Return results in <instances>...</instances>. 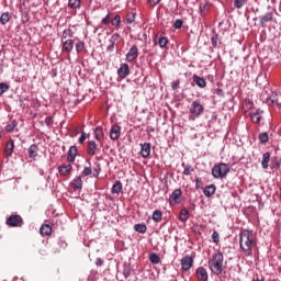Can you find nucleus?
Listing matches in <instances>:
<instances>
[{
    "mask_svg": "<svg viewBox=\"0 0 281 281\" xmlns=\"http://www.w3.org/2000/svg\"><path fill=\"white\" fill-rule=\"evenodd\" d=\"M257 241L254 236V231L244 229L239 234V247L244 254V256H254V247H256Z\"/></svg>",
    "mask_w": 281,
    "mask_h": 281,
    "instance_id": "f257e3e1",
    "label": "nucleus"
},
{
    "mask_svg": "<svg viewBox=\"0 0 281 281\" xmlns=\"http://www.w3.org/2000/svg\"><path fill=\"white\" fill-rule=\"evenodd\" d=\"M224 261L225 258L223 257V252L221 250H217L212 255L211 259H209V268L214 276H221V273H223L225 270V266H223Z\"/></svg>",
    "mask_w": 281,
    "mask_h": 281,
    "instance_id": "f03ea898",
    "label": "nucleus"
},
{
    "mask_svg": "<svg viewBox=\"0 0 281 281\" xmlns=\"http://www.w3.org/2000/svg\"><path fill=\"white\" fill-rule=\"evenodd\" d=\"M228 172L229 165L225 162L217 164L212 168V176L214 177V179H224V177H227Z\"/></svg>",
    "mask_w": 281,
    "mask_h": 281,
    "instance_id": "7ed1b4c3",
    "label": "nucleus"
},
{
    "mask_svg": "<svg viewBox=\"0 0 281 281\" xmlns=\"http://www.w3.org/2000/svg\"><path fill=\"white\" fill-rule=\"evenodd\" d=\"M5 224L9 227H23V217L21 215H11L7 218Z\"/></svg>",
    "mask_w": 281,
    "mask_h": 281,
    "instance_id": "20e7f679",
    "label": "nucleus"
},
{
    "mask_svg": "<svg viewBox=\"0 0 281 281\" xmlns=\"http://www.w3.org/2000/svg\"><path fill=\"white\" fill-rule=\"evenodd\" d=\"M203 111H205V108L203 106V104H201L200 100H195L192 102L190 108L191 115L199 117V115H202Z\"/></svg>",
    "mask_w": 281,
    "mask_h": 281,
    "instance_id": "39448f33",
    "label": "nucleus"
},
{
    "mask_svg": "<svg viewBox=\"0 0 281 281\" xmlns=\"http://www.w3.org/2000/svg\"><path fill=\"white\" fill-rule=\"evenodd\" d=\"M139 56V48H137V45H134L130 48L128 53L126 54L125 60L127 63H133L134 60H137Z\"/></svg>",
    "mask_w": 281,
    "mask_h": 281,
    "instance_id": "423d86ee",
    "label": "nucleus"
},
{
    "mask_svg": "<svg viewBox=\"0 0 281 281\" xmlns=\"http://www.w3.org/2000/svg\"><path fill=\"white\" fill-rule=\"evenodd\" d=\"M192 265H194V259L191 256H184L181 259L182 271H190V269H192Z\"/></svg>",
    "mask_w": 281,
    "mask_h": 281,
    "instance_id": "0eeeda50",
    "label": "nucleus"
},
{
    "mask_svg": "<svg viewBox=\"0 0 281 281\" xmlns=\"http://www.w3.org/2000/svg\"><path fill=\"white\" fill-rule=\"evenodd\" d=\"M181 194H183L181 189L173 190V192L171 193V195L169 198V204L177 205V204L181 203V201H179V199H181Z\"/></svg>",
    "mask_w": 281,
    "mask_h": 281,
    "instance_id": "6e6552de",
    "label": "nucleus"
},
{
    "mask_svg": "<svg viewBox=\"0 0 281 281\" xmlns=\"http://www.w3.org/2000/svg\"><path fill=\"white\" fill-rule=\"evenodd\" d=\"M130 75H131V68L128 67V64H123L117 69V76L119 78H122V80H124V78H126Z\"/></svg>",
    "mask_w": 281,
    "mask_h": 281,
    "instance_id": "1a4fd4ad",
    "label": "nucleus"
},
{
    "mask_svg": "<svg viewBox=\"0 0 281 281\" xmlns=\"http://www.w3.org/2000/svg\"><path fill=\"white\" fill-rule=\"evenodd\" d=\"M121 133H122V127L120 125H113L110 130V138L113 140L120 139Z\"/></svg>",
    "mask_w": 281,
    "mask_h": 281,
    "instance_id": "9d476101",
    "label": "nucleus"
},
{
    "mask_svg": "<svg viewBox=\"0 0 281 281\" xmlns=\"http://www.w3.org/2000/svg\"><path fill=\"white\" fill-rule=\"evenodd\" d=\"M273 21V12H268L260 18V26L267 27V23H272Z\"/></svg>",
    "mask_w": 281,
    "mask_h": 281,
    "instance_id": "9b49d317",
    "label": "nucleus"
},
{
    "mask_svg": "<svg viewBox=\"0 0 281 281\" xmlns=\"http://www.w3.org/2000/svg\"><path fill=\"white\" fill-rule=\"evenodd\" d=\"M76 155H78V147L72 145L68 150L67 161L74 164V161H76Z\"/></svg>",
    "mask_w": 281,
    "mask_h": 281,
    "instance_id": "f8f14e48",
    "label": "nucleus"
},
{
    "mask_svg": "<svg viewBox=\"0 0 281 281\" xmlns=\"http://www.w3.org/2000/svg\"><path fill=\"white\" fill-rule=\"evenodd\" d=\"M71 170H74L71 165H63L58 168V172L61 177H68V175H71Z\"/></svg>",
    "mask_w": 281,
    "mask_h": 281,
    "instance_id": "ddd939ff",
    "label": "nucleus"
},
{
    "mask_svg": "<svg viewBox=\"0 0 281 281\" xmlns=\"http://www.w3.org/2000/svg\"><path fill=\"white\" fill-rule=\"evenodd\" d=\"M192 80L196 85V87H200V89H205V87H207V82L203 77L193 75Z\"/></svg>",
    "mask_w": 281,
    "mask_h": 281,
    "instance_id": "4468645a",
    "label": "nucleus"
},
{
    "mask_svg": "<svg viewBox=\"0 0 281 281\" xmlns=\"http://www.w3.org/2000/svg\"><path fill=\"white\" fill-rule=\"evenodd\" d=\"M97 150H98V144H95V140L88 142L87 154L90 155V157H93L95 156Z\"/></svg>",
    "mask_w": 281,
    "mask_h": 281,
    "instance_id": "2eb2a0df",
    "label": "nucleus"
},
{
    "mask_svg": "<svg viewBox=\"0 0 281 281\" xmlns=\"http://www.w3.org/2000/svg\"><path fill=\"white\" fill-rule=\"evenodd\" d=\"M250 120L254 122V124H260L262 120V110L258 109L255 113H251Z\"/></svg>",
    "mask_w": 281,
    "mask_h": 281,
    "instance_id": "dca6fc26",
    "label": "nucleus"
},
{
    "mask_svg": "<svg viewBox=\"0 0 281 281\" xmlns=\"http://www.w3.org/2000/svg\"><path fill=\"white\" fill-rule=\"evenodd\" d=\"M71 49H74V40H67L63 43L61 52H64V54H69Z\"/></svg>",
    "mask_w": 281,
    "mask_h": 281,
    "instance_id": "f3484780",
    "label": "nucleus"
},
{
    "mask_svg": "<svg viewBox=\"0 0 281 281\" xmlns=\"http://www.w3.org/2000/svg\"><path fill=\"white\" fill-rule=\"evenodd\" d=\"M140 155L144 159L150 157V143H144L140 147Z\"/></svg>",
    "mask_w": 281,
    "mask_h": 281,
    "instance_id": "a211bd4d",
    "label": "nucleus"
},
{
    "mask_svg": "<svg viewBox=\"0 0 281 281\" xmlns=\"http://www.w3.org/2000/svg\"><path fill=\"white\" fill-rule=\"evenodd\" d=\"M196 278L201 281H207V270L205 268L200 267L196 269Z\"/></svg>",
    "mask_w": 281,
    "mask_h": 281,
    "instance_id": "6ab92c4d",
    "label": "nucleus"
},
{
    "mask_svg": "<svg viewBox=\"0 0 281 281\" xmlns=\"http://www.w3.org/2000/svg\"><path fill=\"white\" fill-rule=\"evenodd\" d=\"M12 153H14V140L10 139L7 143V147L4 149V155H5V157H12Z\"/></svg>",
    "mask_w": 281,
    "mask_h": 281,
    "instance_id": "aec40b11",
    "label": "nucleus"
},
{
    "mask_svg": "<svg viewBox=\"0 0 281 281\" xmlns=\"http://www.w3.org/2000/svg\"><path fill=\"white\" fill-rule=\"evenodd\" d=\"M120 33H115L110 38V45L106 47V52H113L115 49V42L119 41Z\"/></svg>",
    "mask_w": 281,
    "mask_h": 281,
    "instance_id": "412c9836",
    "label": "nucleus"
},
{
    "mask_svg": "<svg viewBox=\"0 0 281 281\" xmlns=\"http://www.w3.org/2000/svg\"><path fill=\"white\" fill-rule=\"evenodd\" d=\"M270 161H271V153L267 151L262 155L261 167L263 168V170H267V168H269Z\"/></svg>",
    "mask_w": 281,
    "mask_h": 281,
    "instance_id": "4be33fe9",
    "label": "nucleus"
},
{
    "mask_svg": "<svg viewBox=\"0 0 281 281\" xmlns=\"http://www.w3.org/2000/svg\"><path fill=\"white\" fill-rule=\"evenodd\" d=\"M214 192H216V186H214V184L206 186L203 189V194H204V196H207V199H210V196H212L214 194Z\"/></svg>",
    "mask_w": 281,
    "mask_h": 281,
    "instance_id": "5701e85b",
    "label": "nucleus"
},
{
    "mask_svg": "<svg viewBox=\"0 0 281 281\" xmlns=\"http://www.w3.org/2000/svg\"><path fill=\"white\" fill-rule=\"evenodd\" d=\"M40 234L42 236H52V226L49 224H43L40 228Z\"/></svg>",
    "mask_w": 281,
    "mask_h": 281,
    "instance_id": "b1692460",
    "label": "nucleus"
},
{
    "mask_svg": "<svg viewBox=\"0 0 281 281\" xmlns=\"http://www.w3.org/2000/svg\"><path fill=\"white\" fill-rule=\"evenodd\" d=\"M71 187L74 190H82V177L78 176L76 179H74Z\"/></svg>",
    "mask_w": 281,
    "mask_h": 281,
    "instance_id": "393cba45",
    "label": "nucleus"
},
{
    "mask_svg": "<svg viewBox=\"0 0 281 281\" xmlns=\"http://www.w3.org/2000/svg\"><path fill=\"white\" fill-rule=\"evenodd\" d=\"M38 145L33 144L29 147V157L31 159H34V157H36L38 154Z\"/></svg>",
    "mask_w": 281,
    "mask_h": 281,
    "instance_id": "a878e982",
    "label": "nucleus"
},
{
    "mask_svg": "<svg viewBox=\"0 0 281 281\" xmlns=\"http://www.w3.org/2000/svg\"><path fill=\"white\" fill-rule=\"evenodd\" d=\"M149 261L151 262V265H159V262H161V258L159 257V255L151 252L149 254Z\"/></svg>",
    "mask_w": 281,
    "mask_h": 281,
    "instance_id": "bb28decb",
    "label": "nucleus"
},
{
    "mask_svg": "<svg viewBox=\"0 0 281 281\" xmlns=\"http://www.w3.org/2000/svg\"><path fill=\"white\" fill-rule=\"evenodd\" d=\"M94 137L98 142L104 138V132L102 131V127L99 126L94 130Z\"/></svg>",
    "mask_w": 281,
    "mask_h": 281,
    "instance_id": "cd10ccee",
    "label": "nucleus"
},
{
    "mask_svg": "<svg viewBox=\"0 0 281 281\" xmlns=\"http://www.w3.org/2000/svg\"><path fill=\"white\" fill-rule=\"evenodd\" d=\"M10 19H12V15L10 14V12H4L0 16V23L2 25H5V23H9Z\"/></svg>",
    "mask_w": 281,
    "mask_h": 281,
    "instance_id": "c85d7f7f",
    "label": "nucleus"
},
{
    "mask_svg": "<svg viewBox=\"0 0 281 281\" xmlns=\"http://www.w3.org/2000/svg\"><path fill=\"white\" fill-rule=\"evenodd\" d=\"M134 229L135 232H138V234H146L148 227L146 226V224H136L134 225Z\"/></svg>",
    "mask_w": 281,
    "mask_h": 281,
    "instance_id": "c756f323",
    "label": "nucleus"
},
{
    "mask_svg": "<svg viewBox=\"0 0 281 281\" xmlns=\"http://www.w3.org/2000/svg\"><path fill=\"white\" fill-rule=\"evenodd\" d=\"M122 192V182L116 181L112 187V194H120Z\"/></svg>",
    "mask_w": 281,
    "mask_h": 281,
    "instance_id": "7c9ffc66",
    "label": "nucleus"
},
{
    "mask_svg": "<svg viewBox=\"0 0 281 281\" xmlns=\"http://www.w3.org/2000/svg\"><path fill=\"white\" fill-rule=\"evenodd\" d=\"M272 97H273V99H272L271 97H268L267 100H266V103H267L269 106H271V105H273V104H278V99H276V98H278V93H277V92H273V93H272Z\"/></svg>",
    "mask_w": 281,
    "mask_h": 281,
    "instance_id": "2f4dec72",
    "label": "nucleus"
},
{
    "mask_svg": "<svg viewBox=\"0 0 281 281\" xmlns=\"http://www.w3.org/2000/svg\"><path fill=\"white\" fill-rule=\"evenodd\" d=\"M161 216H162L161 211L156 210V211H154L151 218H153V221H155V223H161Z\"/></svg>",
    "mask_w": 281,
    "mask_h": 281,
    "instance_id": "473e14b6",
    "label": "nucleus"
},
{
    "mask_svg": "<svg viewBox=\"0 0 281 281\" xmlns=\"http://www.w3.org/2000/svg\"><path fill=\"white\" fill-rule=\"evenodd\" d=\"M111 25H113L114 27H120V25H122V18L120 16V14H116V15L111 20Z\"/></svg>",
    "mask_w": 281,
    "mask_h": 281,
    "instance_id": "72a5a7b5",
    "label": "nucleus"
},
{
    "mask_svg": "<svg viewBox=\"0 0 281 281\" xmlns=\"http://www.w3.org/2000/svg\"><path fill=\"white\" fill-rule=\"evenodd\" d=\"M258 139L260 142V144H267V142H269V133L267 132H262L259 134Z\"/></svg>",
    "mask_w": 281,
    "mask_h": 281,
    "instance_id": "f704fd0d",
    "label": "nucleus"
},
{
    "mask_svg": "<svg viewBox=\"0 0 281 281\" xmlns=\"http://www.w3.org/2000/svg\"><path fill=\"white\" fill-rule=\"evenodd\" d=\"M94 166L92 177L98 179V177H100V172H102V167L100 166V162H95Z\"/></svg>",
    "mask_w": 281,
    "mask_h": 281,
    "instance_id": "c9c22d12",
    "label": "nucleus"
},
{
    "mask_svg": "<svg viewBox=\"0 0 281 281\" xmlns=\"http://www.w3.org/2000/svg\"><path fill=\"white\" fill-rule=\"evenodd\" d=\"M80 3H82V0H69L68 7H70L72 10H76L80 8Z\"/></svg>",
    "mask_w": 281,
    "mask_h": 281,
    "instance_id": "e433bc0d",
    "label": "nucleus"
},
{
    "mask_svg": "<svg viewBox=\"0 0 281 281\" xmlns=\"http://www.w3.org/2000/svg\"><path fill=\"white\" fill-rule=\"evenodd\" d=\"M207 10H210V3H203V4H200V14L202 16H205V14H207Z\"/></svg>",
    "mask_w": 281,
    "mask_h": 281,
    "instance_id": "4c0bfd02",
    "label": "nucleus"
},
{
    "mask_svg": "<svg viewBox=\"0 0 281 281\" xmlns=\"http://www.w3.org/2000/svg\"><path fill=\"white\" fill-rule=\"evenodd\" d=\"M189 214H190V212L188 211V209H182L180 211V221H182V222L188 221Z\"/></svg>",
    "mask_w": 281,
    "mask_h": 281,
    "instance_id": "58836bf2",
    "label": "nucleus"
},
{
    "mask_svg": "<svg viewBox=\"0 0 281 281\" xmlns=\"http://www.w3.org/2000/svg\"><path fill=\"white\" fill-rule=\"evenodd\" d=\"M135 12H130L126 14V23L131 24V23H135Z\"/></svg>",
    "mask_w": 281,
    "mask_h": 281,
    "instance_id": "ea45409f",
    "label": "nucleus"
},
{
    "mask_svg": "<svg viewBox=\"0 0 281 281\" xmlns=\"http://www.w3.org/2000/svg\"><path fill=\"white\" fill-rule=\"evenodd\" d=\"M63 38H74V31L67 29L63 32Z\"/></svg>",
    "mask_w": 281,
    "mask_h": 281,
    "instance_id": "a19ab883",
    "label": "nucleus"
},
{
    "mask_svg": "<svg viewBox=\"0 0 281 281\" xmlns=\"http://www.w3.org/2000/svg\"><path fill=\"white\" fill-rule=\"evenodd\" d=\"M158 45L161 48L166 47V45H168V37L162 36V37L158 38Z\"/></svg>",
    "mask_w": 281,
    "mask_h": 281,
    "instance_id": "79ce46f5",
    "label": "nucleus"
},
{
    "mask_svg": "<svg viewBox=\"0 0 281 281\" xmlns=\"http://www.w3.org/2000/svg\"><path fill=\"white\" fill-rule=\"evenodd\" d=\"M247 0H235L234 1V7L237 8V10H240L243 5H246Z\"/></svg>",
    "mask_w": 281,
    "mask_h": 281,
    "instance_id": "37998d69",
    "label": "nucleus"
},
{
    "mask_svg": "<svg viewBox=\"0 0 281 281\" xmlns=\"http://www.w3.org/2000/svg\"><path fill=\"white\" fill-rule=\"evenodd\" d=\"M8 89H10V86L5 82H1L0 83V95H3V93H5V91H8Z\"/></svg>",
    "mask_w": 281,
    "mask_h": 281,
    "instance_id": "c03bdc74",
    "label": "nucleus"
},
{
    "mask_svg": "<svg viewBox=\"0 0 281 281\" xmlns=\"http://www.w3.org/2000/svg\"><path fill=\"white\" fill-rule=\"evenodd\" d=\"M173 27L175 30H181V27H183V20L177 19L173 23Z\"/></svg>",
    "mask_w": 281,
    "mask_h": 281,
    "instance_id": "a18cd8bd",
    "label": "nucleus"
},
{
    "mask_svg": "<svg viewBox=\"0 0 281 281\" xmlns=\"http://www.w3.org/2000/svg\"><path fill=\"white\" fill-rule=\"evenodd\" d=\"M212 240L213 243H215V245H218V243H221L220 236H218V232L214 231L212 234Z\"/></svg>",
    "mask_w": 281,
    "mask_h": 281,
    "instance_id": "49530a36",
    "label": "nucleus"
},
{
    "mask_svg": "<svg viewBox=\"0 0 281 281\" xmlns=\"http://www.w3.org/2000/svg\"><path fill=\"white\" fill-rule=\"evenodd\" d=\"M85 49V42H78L76 44V50L78 54H80V52H82Z\"/></svg>",
    "mask_w": 281,
    "mask_h": 281,
    "instance_id": "de8ad7c7",
    "label": "nucleus"
},
{
    "mask_svg": "<svg viewBox=\"0 0 281 281\" xmlns=\"http://www.w3.org/2000/svg\"><path fill=\"white\" fill-rule=\"evenodd\" d=\"M212 47H217L218 45V34H214V36L211 38Z\"/></svg>",
    "mask_w": 281,
    "mask_h": 281,
    "instance_id": "09e8293b",
    "label": "nucleus"
},
{
    "mask_svg": "<svg viewBox=\"0 0 281 281\" xmlns=\"http://www.w3.org/2000/svg\"><path fill=\"white\" fill-rule=\"evenodd\" d=\"M191 172H194V168H192V166H187L183 170V175H186L187 177L190 176Z\"/></svg>",
    "mask_w": 281,
    "mask_h": 281,
    "instance_id": "8fccbe9b",
    "label": "nucleus"
},
{
    "mask_svg": "<svg viewBox=\"0 0 281 281\" xmlns=\"http://www.w3.org/2000/svg\"><path fill=\"white\" fill-rule=\"evenodd\" d=\"M16 128V121H13L12 124L7 125V132L12 133Z\"/></svg>",
    "mask_w": 281,
    "mask_h": 281,
    "instance_id": "3c124183",
    "label": "nucleus"
},
{
    "mask_svg": "<svg viewBox=\"0 0 281 281\" xmlns=\"http://www.w3.org/2000/svg\"><path fill=\"white\" fill-rule=\"evenodd\" d=\"M179 85H181V80L177 79L176 81L171 82V89L177 91L179 89Z\"/></svg>",
    "mask_w": 281,
    "mask_h": 281,
    "instance_id": "603ef678",
    "label": "nucleus"
},
{
    "mask_svg": "<svg viewBox=\"0 0 281 281\" xmlns=\"http://www.w3.org/2000/svg\"><path fill=\"white\" fill-rule=\"evenodd\" d=\"M45 124H46V126H54V117L53 116H47L45 119Z\"/></svg>",
    "mask_w": 281,
    "mask_h": 281,
    "instance_id": "864d4df0",
    "label": "nucleus"
},
{
    "mask_svg": "<svg viewBox=\"0 0 281 281\" xmlns=\"http://www.w3.org/2000/svg\"><path fill=\"white\" fill-rule=\"evenodd\" d=\"M195 188L196 190H200V188H203V181H201V178L195 179Z\"/></svg>",
    "mask_w": 281,
    "mask_h": 281,
    "instance_id": "5fc2aeb1",
    "label": "nucleus"
},
{
    "mask_svg": "<svg viewBox=\"0 0 281 281\" xmlns=\"http://www.w3.org/2000/svg\"><path fill=\"white\" fill-rule=\"evenodd\" d=\"M86 139H87V133L81 132V135L79 137V144H85Z\"/></svg>",
    "mask_w": 281,
    "mask_h": 281,
    "instance_id": "6e6d98bb",
    "label": "nucleus"
},
{
    "mask_svg": "<svg viewBox=\"0 0 281 281\" xmlns=\"http://www.w3.org/2000/svg\"><path fill=\"white\" fill-rule=\"evenodd\" d=\"M103 25H109L111 23V15L108 14L105 18L102 19Z\"/></svg>",
    "mask_w": 281,
    "mask_h": 281,
    "instance_id": "4d7b16f0",
    "label": "nucleus"
},
{
    "mask_svg": "<svg viewBox=\"0 0 281 281\" xmlns=\"http://www.w3.org/2000/svg\"><path fill=\"white\" fill-rule=\"evenodd\" d=\"M147 3H149V5H153V8H155V5L161 3V0H147Z\"/></svg>",
    "mask_w": 281,
    "mask_h": 281,
    "instance_id": "13d9d810",
    "label": "nucleus"
},
{
    "mask_svg": "<svg viewBox=\"0 0 281 281\" xmlns=\"http://www.w3.org/2000/svg\"><path fill=\"white\" fill-rule=\"evenodd\" d=\"M83 177H89V175H91V168L90 167H86L82 171Z\"/></svg>",
    "mask_w": 281,
    "mask_h": 281,
    "instance_id": "bf43d9fd",
    "label": "nucleus"
},
{
    "mask_svg": "<svg viewBox=\"0 0 281 281\" xmlns=\"http://www.w3.org/2000/svg\"><path fill=\"white\" fill-rule=\"evenodd\" d=\"M131 273H133V271L131 270V268H125L123 270V276H125L126 278L131 277Z\"/></svg>",
    "mask_w": 281,
    "mask_h": 281,
    "instance_id": "052dcab7",
    "label": "nucleus"
},
{
    "mask_svg": "<svg viewBox=\"0 0 281 281\" xmlns=\"http://www.w3.org/2000/svg\"><path fill=\"white\" fill-rule=\"evenodd\" d=\"M215 93L216 95H221V97L225 95V93L223 92V89L221 88L215 89Z\"/></svg>",
    "mask_w": 281,
    "mask_h": 281,
    "instance_id": "680f3d73",
    "label": "nucleus"
},
{
    "mask_svg": "<svg viewBox=\"0 0 281 281\" xmlns=\"http://www.w3.org/2000/svg\"><path fill=\"white\" fill-rule=\"evenodd\" d=\"M97 267H102V265H104V260H102L101 258H98L95 261Z\"/></svg>",
    "mask_w": 281,
    "mask_h": 281,
    "instance_id": "e2e57ef3",
    "label": "nucleus"
},
{
    "mask_svg": "<svg viewBox=\"0 0 281 281\" xmlns=\"http://www.w3.org/2000/svg\"><path fill=\"white\" fill-rule=\"evenodd\" d=\"M280 166H281V160H276L273 168H276L277 170H280Z\"/></svg>",
    "mask_w": 281,
    "mask_h": 281,
    "instance_id": "0e129e2a",
    "label": "nucleus"
},
{
    "mask_svg": "<svg viewBox=\"0 0 281 281\" xmlns=\"http://www.w3.org/2000/svg\"><path fill=\"white\" fill-rule=\"evenodd\" d=\"M78 133H79V132H78V127H77V128H75L74 134L71 135V137L78 135Z\"/></svg>",
    "mask_w": 281,
    "mask_h": 281,
    "instance_id": "69168bd1",
    "label": "nucleus"
},
{
    "mask_svg": "<svg viewBox=\"0 0 281 281\" xmlns=\"http://www.w3.org/2000/svg\"><path fill=\"white\" fill-rule=\"evenodd\" d=\"M252 281H265V279H254Z\"/></svg>",
    "mask_w": 281,
    "mask_h": 281,
    "instance_id": "338daca9",
    "label": "nucleus"
},
{
    "mask_svg": "<svg viewBox=\"0 0 281 281\" xmlns=\"http://www.w3.org/2000/svg\"><path fill=\"white\" fill-rule=\"evenodd\" d=\"M190 120H194V117L192 115H190Z\"/></svg>",
    "mask_w": 281,
    "mask_h": 281,
    "instance_id": "774afa93",
    "label": "nucleus"
}]
</instances>
